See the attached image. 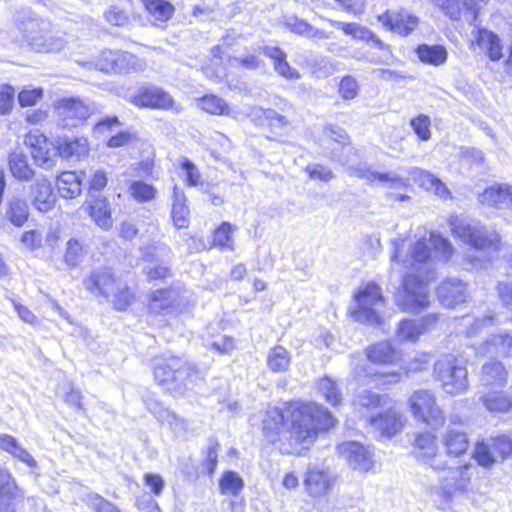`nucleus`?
I'll return each instance as SVG.
<instances>
[{"label": "nucleus", "mask_w": 512, "mask_h": 512, "mask_svg": "<svg viewBox=\"0 0 512 512\" xmlns=\"http://www.w3.org/2000/svg\"><path fill=\"white\" fill-rule=\"evenodd\" d=\"M337 424V418L322 404L293 399L266 410L262 432L282 454L300 456Z\"/></svg>", "instance_id": "obj_1"}, {"label": "nucleus", "mask_w": 512, "mask_h": 512, "mask_svg": "<svg viewBox=\"0 0 512 512\" xmlns=\"http://www.w3.org/2000/svg\"><path fill=\"white\" fill-rule=\"evenodd\" d=\"M154 381L171 394H183L200 378L199 369L179 355L160 356L152 367Z\"/></svg>", "instance_id": "obj_2"}, {"label": "nucleus", "mask_w": 512, "mask_h": 512, "mask_svg": "<svg viewBox=\"0 0 512 512\" xmlns=\"http://www.w3.org/2000/svg\"><path fill=\"white\" fill-rule=\"evenodd\" d=\"M17 28L28 44L38 52H59L65 47V40L54 32L51 24L32 16L30 11L19 12L16 16Z\"/></svg>", "instance_id": "obj_3"}, {"label": "nucleus", "mask_w": 512, "mask_h": 512, "mask_svg": "<svg viewBox=\"0 0 512 512\" xmlns=\"http://www.w3.org/2000/svg\"><path fill=\"white\" fill-rule=\"evenodd\" d=\"M432 377L449 396L464 394L469 388L466 365L452 354H445L434 362Z\"/></svg>", "instance_id": "obj_4"}, {"label": "nucleus", "mask_w": 512, "mask_h": 512, "mask_svg": "<svg viewBox=\"0 0 512 512\" xmlns=\"http://www.w3.org/2000/svg\"><path fill=\"white\" fill-rule=\"evenodd\" d=\"M406 403L411 416L419 423L436 430L445 426L446 413L430 389L414 390L408 396Z\"/></svg>", "instance_id": "obj_5"}, {"label": "nucleus", "mask_w": 512, "mask_h": 512, "mask_svg": "<svg viewBox=\"0 0 512 512\" xmlns=\"http://www.w3.org/2000/svg\"><path fill=\"white\" fill-rule=\"evenodd\" d=\"M85 287L94 295L113 296V306L119 311L128 307L127 284L109 268L94 271L85 281Z\"/></svg>", "instance_id": "obj_6"}, {"label": "nucleus", "mask_w": 512, "mask_h": 512, "mask_svg": "<svg viewBox=\"0 0 512 512\" xmlns=\"http://www.w3.org/2000/svg\"><path fill=\"white\" fill-rule=\"evenodd\" d=\"M449 226L453 236L474 249L491 253L499 251L502 246L499 233L485 226L470 224L458 216L450 217Z\"/></svg>", "instance_id": "obj_7"}, {"label": "nucleus", "mask_w": 512, "mask_h": 512, "mask_svg": "<svg viewBox=\"0 0 512 512\" xmlns=\"http://www.w3.org/2000/svg\"><path fill=\"white\" fill-rule=\"evenodd\" d=\"M471 456L479 466L490 469L498 459L503 461L512 457V437L500 433L489 439H478L474 443Z\"/></svg>", "instance_id": "obj_8"}, {"label": "nucleus", "mask_w": 512, "mask_h": 512, "mask_svg": "<svg viewBox=\"0 0 512 512\" xmlns=\"http://www.w3.org/2000/svg\"><path fill=\"white\" fill-rule=\"evenodd\" d=\"M411 455L436 471L450 468L447 462L441 459L438 436L435 431L421 430L416 432L411 441Z\"/></svg>", "instance_id": "obj_9"}, {"label": "nucleus", "mask_w": 512, "mask_h": 512, "mask_svg": "<svg viewBox=\"0 0 512 512\" xmlns=\"http://www.w3.org/2000/svg\"><path fill=\"white\" fill-rule=\"evenodd\" d=\"M355 307L350 311L351 317L369 324L381 323L380 315L375 311L377 304L384 303L381 288L375 282H368L354 295Z\"/></svg>", "instance_id": "obj_10"}, {"label": "nucleus", "mask_w": 512, "mask_h": 512, "mask_svg": "<svg viewBox=\"0 0 512 512\" xmlns=\"http://www.w3.org/2000/svg\"><path fill=\"white\" fill-rule=\"evenodd\" d=\"M130 101L139 109L180 111L173 96L165 89L155 85H143L136 89Z\"/></svg>", "instance_id": "obj_11"}, {"label": "nucleus", "mask_w": 512, "mask_h": 512, "mask_svg": "<svg viewBox=\"0 0 512 512\" xmlns=\"http://www.w3.org/2000/svg\"><path fill=\"white\" fill-rule=\"evenodd\" d=\"M336 480V476L328 469L315 465L309 466L303 477L305 493L314 503H318L332 493Z\"/></svg>", "instance_id": "obj_12"}, {"label": "nucleus", "mask_w": 512, "mask_h": 512, "mask_svg": "<svg viewBox=\"0 0 512 512\" xmlns=\"http://www.w3.org/2000/svg\"><path fill=\"white\" fill-rule=\"evenodd\" d=\"M469 47L478 51L486 60L501 62L505 57V43L501 36L486 27H476Z\"/></svg>", "instance_id": "obj_13"}, {"label": "nucleus", "mask_w": 512, "mask_h": 512, "mask_svg": "<svg viewBox=\"0 0 512 512\" xmlns=\"http://www.w3.org/2000/svg\"><path fill=\"white\" fill-rule=\"evenodd\" d=\"M427 281L415 275L408 274L402 281V297L398 306L402 311L417 312L426 308L429 304L426 290Z\"/></svg>", "instance_id": "obj_14"}, {"label": "nucleus", "mask_w": 512, "mask_h": 512, "mask_svg": "<svg viewBox=\"0 0 512 512\" xmlns=\"http://www.w3.org/2000/svg\"><path fill=\"white\" fill-rule=\"evenodd\" d=\"M487 0H437L438 8L452 22L466 21L473 25L479 21L481 5Z\"/></svg>", "instance_id": "obj_15"}, {"label": "nucleus", "mask_w": 512, "mask_h": 512, "mask_svg": "<svg viewBox=\"0 0 512 512\" xmlns=\"http://www.w3.org/2000/svg\"><path fill=\"white\" fill-rule=\"evenodd\" d=\"M382 438L391 439L400 434L407 425L406 416L396 407L382 410L367 420Z\"/></svg>", "instance_id": "obj_16"}, {"label": "nucleus", "mask_w": 512, "mask_h": 512, "mask_svg": "<svg viewBox=\"0 0 512 512\" xmlns=\"http://www.w3.org/2000/svg\"><path fill=\"white\" fill-rule=\"evenodd\" d=\"M377 20L387 31L402 37L410 35L420 23V19L405 8L387 9L377 16Z\"/></svg>", "instance_id": "obj_17"}, {"label": "nucleus", "mask_w": 512, "mask_h": 512, "mask_svg": "<svg viewBox=\"0 0 512 512\" xmlns=\"http://www.w3.org/2000/svg\"><path fill=\"white\" fill-rule=\"evenodd\" d=\"M25 143L29 146L36 165L47 170L56 165V148L39 130H31L25 138Z\"/></svg>", "instance_id": "obj_18"}, {"label": "nucleus", "mask_w": 512, "mask_h": 512, "mask_svg": "<svg viewBox=\"0 0 512 512\" xmlns=\"http://www.w3.org/2000/svg\"><path fill=\"white\" fill-rule=\"evenodd\" d=\"M443 453L447 464L452 469L451 464L460 462L468 455L471 447V441L466 431L450 428L447 429L441 439Z\"/></svg>", "instance_id": "obj_19"}, {"label": "nucleus", "mask_w": 512, "mask_h": 512, "mask_svg": "<svg viewBox=\"0 0 512 512\" xmlns=\"http://www.w3.org/2000/svg\"><path fill=\"white\" fill-rule=\"evenodd\" d=\"M130 144H132L134 162L133 173L137 178L157 179L154 175L155 169V150L153 146L130 135Z\"/></svg>", "instance_id": "obj_20"}, {"label": "nucleus", "mask_w": 512, "mask_h": 512, "mask_svg": "<svg viewBox=\"0 0 512 512\" xmlns=\"http://www.w3.org/2000/svg\"><path fill=\"white\" fill-rule=\"evenodd\" d=\"M54 107L63 127H77L90 115L89 107L78 98H62L55 103Z\"/></svg>", "instance_id": "obj_21"}, {"label": "nucleus", "mask_w": 512, "mask_h": 512, "mask_svg": "<svg viewBox=\"0 0 512 512\" xmlns=\"http://www.w3.org/2000/svg\"><path fill=\"white\" fill-rule=\"evenodd\" d=\"M176 289L172 286L159 288L148 295L147 309L151 316H160L176 313Z\"/></svg>", "instance_id": "obj_22"}, {"label": "nucleus", "mask_w": 512, "mask_h": 512, "mask_svg": "<svg viewBox=\"0 0 512 512\" xmlns=\"http://www.w3.org/2000/svg\"><path fill=\"white\" fill-rule=\"evenodd\" d=\"M364 354L367 361L375 366H392L400 360V352L389 341L370 344Z\"/></svg>", "instance_id": "obj_23"}, {"label": "nucleus", "mask_w": 512, "mask_h": 512, "mask_svg": "<svg viewBox=\"0 0 512 512\" xmlns=\"http://www.w3.org/2000/svg\"><path fill=\"white\" fill-rule=\"evenodd\" d=\"M440 302L447 307H455L467 299V286L458 279L443 280L436 290Z\"/></svg>", "instance_id": "obj_24"}, {"label": "nucleus", "mask_w": 512, "mask_h": 512, "mask_svg": "<svg viewBox=\"0 0 512 512\" xmlns=\"http://www.w3.org/2000/svg\"><path fill=\"white\" fill-rule=\"evenodd\" d=\"M339 451L354 469L368 472L373 468V460L367 448L357 442H344L339 446Z\"/></svg>", "instance_id": "obj_25"}, {"label": "nucleus", "mask_w": 512, "mask_h": 512, "mask_svg": "<svg viewBox=\"0 0 512 512\" xmlns=\"http://www.w3.org/2000/svg\"><path fill=\"white\" fill-rule=\"evenodd\" d=\"M171 219L177 229L188 228L190 209L185 191L178 185H174L171 194Z\"/></svg>", "instance_id": "obj_26"}, {"label": "nucleus", "mask_w": 512, "mask_h": 512, "mask_svg": "<svg viewBox=\"0 0 512 512\" xmlns=\"http://www.w3.org/2000/svg\"><path fill=\"white\" fill-rule=\"evenodd\" d=\"M481 381L485 389L505 388L508 382V371L501 361L490 360L481 367Z\"/></svg>", "instance_id": "obj_27"}, {"label": "nucleus", "mask_w": 512, "mask_h": 512, "mask_svg": "<svg viewBox=\"0 0 512 512\" xmlns=\"http://www.w3.org/2000/svg\"><path fill=\"white\" fill-rule=\"evenodd\" d=\"M504 388L485 389L480 401L484 408L493 414H506L512 411V397Z\"/></svg>", "instance_id": "obj_28"}, {"label": "nucleus", "mask_w": 512, "mask_h": 512, "mask_svg": "<svg viewBox=\"0 0 512 512\" xmlns=\"http://www.w3.org/2000/svg\"><path fill=\"white\" fill-rule=\"evenodd\" d=\"M31 198L34 207L40 212L51 210L56 202L51 182L45 177H39L31 186Z\"/></svg>", "instance_id": "obj_29"}, {"label": "nucleus", "mask_w": 512, "mask_h": 512, "mask_svg": "<svg viewBox=\"0 0 512 512\" xmlns=\"http://www.w3.org/2000/svg\"><path fill=\"white\" fill-rule=\"evenodd\" d=\"M155 26L165 28L175 15V6L169 0H140Z\"/></svg>", "instance_id": "obj_30"}, {"label": "nucleus", "mask_w": 512, "mask_h": 512, "mask_svg": "<svg viewBox=\"0 0 512 512\" xmlns=\"http://www.w3.org/2000/svg\"><path fill=\"white\" fill-rule=\"evenodd\" d=\"M263 53L272 61L275 72L286 80H297L300 73L292 67L287 59V53L279 46H266Z\"/></svg>", "instance_id": "obj_31"}, {"label": "nucleus", "mask_w": 512, "mask_h": 512, "mask_svg": "<svg viewBox=\"0 0 512 512\" xmlns=\"http://www.w3.org/2000/svg\"><path fill=\"white\" fill-rule=\"evenodd\" d=\"M82 208L101 229L107 230L112 227L111 211L106 198L96 197L86 201Z\"/></svg>", "instance_id": "obj_32"}, {"label": "nucleus", "mask_w": 512, "mask_h": 512, "mask_svg": "<svg viewBox=\"0 0 512 512\" xmlns=\"http://www.w3.org/2000/svg\"><path fill=\"white\" fill-rule=\"evenodd\" d=\"M365 44L367 46L366 58L370 63L387 65L394 59L391 46L382 41L374 32L371 39H368Z\"/></svg>", "instance_id": "obj_33"}, {"label": "nucleus", "mask_w": 512, "mask_h": 512, "mask_svg": "<svg viewBox=\"0 0 512 512\" xmlns=\"http://www.w3.org/2000/svg\"><path fill=\"white\" fill-rule=\"evenodd\" d=\"M57 150L62 158L81 160L88 156L90 147L87 138L75 137L59 140Z\"/></svg>", "instance_id": "obj_34"}, {"label": "nucleus", "mask_w": 512, "mask_h": 512, "mask_svg": "<svg viewBox=\"0 0 512 512\" xmlns=\"http://www.w3.org/2000/svg\"><path fill=\"white\" fill-rule=\"evenodd\" d=\"M238 230L237 225L228 221L221 222L216 226L210 235V247L220 250L234 249V234Z\"/></svg>", "instance_id": "obj_35"}, {"label": "nucleus", "mask_w": 512, "mask_h": 512, "mask_svg": "<svg viewBox=\"0 0 512 512\" xmlns=\"http://www.w3.org/2000/svg\"><path fill=\"white\" fill-rule=\"evenodd\" d=\"M415 53L420 62L435 67L445 64L448 59V51L442 44H419Z\"/></svg>", "instance_id": "obj_36"}, {"label": "nucleus", "mask_w": 512, "mask_h": 512, "mask_svg": "<svg viewBox=\"0 0 512 512\" xmlns=\"http://www.w3.org/2000/svg\"><path fill=\"white\" fill-rule=\"evenodd\" d=\"M265 126L269 132L267 138L272 141H281L287 134L290 125L289 119L282 114L277 113L273 109L263 111Z\"/></svg>", "instance_id": "obj_37"}, {"label": "nucleus", "mask_w": 512, "mask_h": 512, "mask_svg": "<svg viewBox=\"0 0 512 512\" xmlns=\"http://www.w3.org/2000/svg\"><path fill=\"white\" fill-rule=\"evenodd\" d=\"M198 107L213 116H230L232 107L222 97L215 93H206L196 99Z\"/></svg>", "instance_id": "obj_38"}, {"label": "nucleus", "mask_w": 512, "mask_h": 512, "mask_svg": "<svg viewBox=\"0 0 512 512\" xmlns=\"http://www.w3.org/2000/svg\"><path fill=\"white\" fill-rule=\"evenodd\" d=\"M285 27L292 33L311 38L325 40L330 38L328 32L314 28L307 20L291 16L285 21Z\"/></svg>", "instance_id": "obj_39"}, {"label": "nucleus", "mask_w": 512, "mask_h": 512, "mask_svg": "<svg viewBox=\"0 0 512 512\" xmlns=\"http://www.w3.org/2000/svg\"><path fill=\"white\" fill-rule=\"evenodd\" d=\"M0 449L11 454L13 457L19 459L31 468H34L37 465L33 456L11 435L0 434Z\"/></svg>", "instance_id": "obj_40"}, {"label": "nucleus", "mask_w": 512, "mask_h": 512, "mask_svg": "<svg viewBox=\"0 0 512 512\" xmlns=\"http://www.w3.org/2000/svg\"><path fill=\"white\" fill-rule=\"evenodd\" d=\"M57 187L61 197L74 199L81 193V179L75 172H62L57 177Z\"/></svg>", "instance_id": "obj_41"}, {"label": "nucleus", "mask_w": 512, "mask_h": 512, "mask_svg": "<svg viewBox=\"0 0 512 512\" xmlns=\"http://www.w3.org/2000/svg\"><path fill=\"white\" fill-rule=\"evenodd\" d=\"M512 197V187L508 185H492L479 195V201L486 206L496 207Z\"/></svg>", "instance_id": "obj_42"}, {"label": "nucleus", "mask_w": 512, "mask_h": 512, "mask_svg": "<svg viewBox=\"0 0 512 512\" xmlns=\"http://www.w3.org/2000/svg\"><path fill=\"white\" fill-rule=\"evenodd\" d=\"M157 196V188L152 183L145 182L143 178H139L130 182V197L136 203H150L155 201Z\"/></svg>", "instance_id": "obj_43"}, {"label": "nucleus", "mask_w": 512, "mask_h": 512, "mask_svg": "<svg viewBox=\"0 0 512 512\" xmlns=\"http://www.w3.org/2000/svg\"><path fill=\"white\" fill-rule=\"evenodd\" d=\"M6 218L16 227H22L29 217V207L25 200L13 197L8 201Z\"/></svg>", "instance_id": "obj_44"}, {"label": "nucleus", "mask_w": 512, "mask_h": 512, "mask_svg": "<svg viewBox=\"0 0 512 512\" xmlns=\"http://www.w3.org/2000/svg\"><path fill=\"white\" fill-rule=\"evenodd\" d=\"M291 362L289 351L281 346H274L267 357V366L274 373H283L288 370Z\"/></svg>", "instance_id": "obj_45"}, {"label": "nucleus", "mask_w": 512, "mask_h": 512, "mask_svg": "<svg viewBox=\"0 0 512 512\" xmlns=\"http://www.w3.org/2000/svg\"><path fill=\"white\" fill-rule=\"evenodd\" d=\"M328 22L332 26L341 29L345 35L350 36L354 40H359L366 43L367 40L371 39L372 37L373 31L358 23L340 22L332 19L328 20Z\"/></svg>", "instance_id": "obj_46"}, {"label": "nucleus", "mask_w": 512, "mask_h": 512, "mask_svg": "<svg viewBox=\"0 0 512 512\" xmlns=\"http://www.w3.org/2000/svg\"><path fill=\"white\" fill-rule=\"evenodd\" d=\"M244 488V481L234 471H224L219 478V490L223 495L237 496Z\"/></svg>", "instance_id": "obj_47"}, {"label": "nucleus", "mask_w": 512, "mask_h": 512, "mask_svg": "<svg viewBox=\"0 0 512 512\" xmlns=\"http://www.w3.org/2000/svg\"><path fill=\"white\" fill-rule=\"evenodd\" d=\"M9 167L12 175L20 180H28L33 175V170L28 165L26 156L21 152L10 154Z\"/></svg>", "instance_id": "obj_48"}, {"label": "nucleus", "mask_w": 512, "mask_h": 512, "mask_svg": "<svg viewBox=\"0 0 512 512\" xmlns=\"http://www.w3.org/2000/svg\"><path fill=\"white\" fill-rule=\"evenodd\" d=\"M360 177L365 179L370 184L376 182H388L397 187L407 188L409 186L407 180L398 176L391 175L390 173L387 172L382 173L366 169L363 172H361Z\"/></svg>", "instance_id": "obj_49"}, {"label": "nucleus", "mask_w": 512, "mask_h": 512, "mask_svg": "<svg viewBox=\"0 0 512 512\" xmlns=\"http://www.w3.org/2000/svg\"><path fill=\"white\" fill-rule=\"evenodd\" d=\"M419 179L421 185L425 186L426 189H433L434 193L441 198H451V192L447 185L438 177L427 171L419 172Z\"/></svg>", "instance_id": "obj_50"}, {"label": "nucleus", "mask_w": 512, "mask_h": 512, "mask_svg": "<svg viewBox=\"0 0 512 512\" xmlns=\"http://www.w3.org/2000/svg\"><path fill=\"white\" fill-rule=\"evenodd\" d=\"M173 275L172 269L164 262L153 263L145 269V277L152 284L166 282Z\"/></svg>", "instance_id": "obj_51"}, {"label": "nucleus", "mask_w": 512, "mask_h": 512, "mask_svg": "<svg viewBox=\"0 0 512 512\" xmlns=\"http://www.w3.org/2000/svg\"><path fill=\"white\" fill-rule=\"evenodd\" d=\"M424 331V327H420L411 320H401L398 329L397 337L400 342H416Z\"/></svg>", "instance_id": "obj_52"}, {"label": "nucleus", "mask_w": 512, "mask_h": 512, "mask_svg": "<svg viewBox=\"0 0 512 512\" xmlns=\"http://www.w3.org/2000/svg\"><path fill=\"white\" fill-rule=\"evenodd\" d=\"M410 126L420 141L431 139V119L426 114H418L410 119Z\"/></svg>", "instance_id": "obj_53"}, {"label": "nucleus", "mask_w": 512, "mask_h": 512, "mask_svg": "<svg viewBox=\"0 0 512 512\" xmlns=\"http://www.w3.org/2000/svg\"><path fill=\"white\" fill-rule=\"evenodd\" d=\"M180 167L185 174L186 187H197L202 184V175L198 167L188 158L181 159Z\"/></svg>", "instance_id": "obj_54"}, {"label": "nucleus", "mask_w": 512, "mask_h": 512, "mask_svg": "<svg viewBox=\"0 0 512 512\" xmlns=\"http://www.w3.org/2000/svg\"><path fill=\"white\" fill-rule=\"evenodd\" d=\"M17 497L18 487L10 472L0 467V499L16 500Z\"/></svg>", "instance_id": "obj_55"}, {"label": "nucleus", "mask_w": 512, "mask_h": 512, "mask_svg": "<svg viewBox=\"0 0 512 512\" xmlns=\"http://www.w3.org/2000/svg\"><path fill=\"white\" fill-rule=\"evenodd\" d=\"M220 444L217 440H210L209 446L205 453V459L202 461V467L208 476H212L216 470L218 463V451Z\"/></svg>", "instance_id": "obj_56"}, {"label": "nucleus", "mask_w": 512, "mask_h": 512, "mask_svg": "<svg viewBox=\"0 0 512 512\" xmlns=\"http://www.w3.org/2000/svg\"><path fill=\"white\" fill-rule=\"evenodd\" d=\"M338 92L344 100L354 99L359 92L357 80L351 75L343 76L338 85Z\"/></svg>", "instance_id": "obj_57"}, {"label": "nucleus", "mask_w": 512, "mask_h": 512, "mask_svg": "<svg viewBox=\"0 0 512 512\" xmlns=\"http://www.w3.org/2000/svg\"><path fill=\"white\" fill-rule=\"evenodd\" d=\"M431 358L432 355L429 352H421L415 355L403 369L404 373L409 375L425 371L430 364Z\"/></svg>", "instance_id": "obj_58"}, {"label": "nucleus", "mask_w": 512, "mask_h": 512, "mask_svg": "<svg viewBox=\"0 0 512 512\" xmlns=\"http://www.w3.org/2000/svg\"><path fill=\"white\" fill-rule=\"evenodd\" d=\"M410 257L413 264H420L428 261L430 257V248L424 237L413 244L410 250Z\"/></svg>", "instance_id": "obj_59"}, {"label": "nucleus", "mask_w": 512, "mask_h": 512, "mask_svg": "<svg viewBox=\"0 0 512 512\" xmlns=\"http://www.w3.org/2000/svg\"><path fill=\"white\" fill-rule=\"evenodd\" d=\"M321 390L325 400L332 406H338L341 403V393L337 387V384L328 379L323 378L321 382Z\"/></svg>", "instance_id": "obj_60"}, {"label": "nucleus", "mask_w": 512, "mask_h": 512, "mask_svg": "<svg viewBox=\"0 0 512 512\" xmlns=\"http://www.w3.org/2000/svg\"><path fill=\"white\" fill-rule=\"evenodd\" d=\"M43 97L42 88L25 87L18 93V102L21 107L37 104Z\"/></svg>", "instance_id": "obj_61"}, {"label": "nucleus", "mask_w": 512, "mask_h": 512, "mask_svg": "<svg viewBox=\"0 0 512 512\" xmlns=\"http://www.w3.org/2000/svg\"><path fill=\"white\" fill-rule=\"evenodd\" d=\"M15 89L9 84L0 85V114L6 115L14 106Z\"/></svg>", "instance_id": "obj_62"}, {"label": "nucleus", "mask_w": 512, "mask_h": 512, "mask_svg": "<svg viewBox=\"0 0 512 512\" xmlns=\"http://www.w3.org/2000/svg\"><path fill=\"white\" fill-rule=\"evenodd\" d=\"M82 256V245L75 239H70L67 242V248L65 253V262L69 266H76Z\"/></svg>", "instance_id": "obj_63"}, {"label": "nucleus", "mask_w": 512, "mask_h": 512, "mask_svg": "<svg viewBox=\"0 0 512 512\" xmlns=\"http://www.w3.org/2000/svg\"><path fill=\"white\" fill-rule=\"evenodd\" d=\"M305 171L312 180L327 182L334 177L332 170L321 164L309 165L306 167Z\"/></svg>", "instance_id": "obj_64"}]
</instances>
